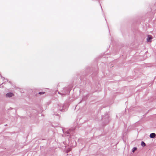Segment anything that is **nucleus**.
Here are the masks:
<instances>
[{"label":"nucleus","instance_id":"1","mask_svg":"<svg viewBox=\"0 0 156 156\" xmlns=\"http://www.w3.org/2000/svg\"><path fill=\"white\" fill-rule=\"evenodd\" d=\"M65 105H62V106L61 105H57V111L58 112H59V111H66L65 108Z\"/></svg>","mask_w":156,"mask_h":156},{"label":"nucleus","instance_id":"2","mask_svg":"<svg viewBox=\"0 0 156 156\" xmlns=\"http://www.w3.org/2000/svg\"><path fill=\"white\" fill-rule=\"evenodd\" d=\"M75 129L73 128L72 129H69V130H67L66 131H65L64 130H63V132L65 133V135L66 136H68L69 134L70 135L71 134V132L72 131L74 130Z\"/></svg>","mask_w":156,"mask_h":156},{"label":"nucleus","instance_id":"3","mask_svg":"<svg viewBox=\"0 0 156 156\" xmlns=\"http://www.w3.org/2000/svg\"><path fill=\"white\" fill-rule=\"evenodd\" d=\"M13 95V94L12 93L9 92L7 93L6 95V96L7 97L10 98Z\"/></svg>","mask_w":156,"mask_h":156},{"label":"nucleus","instance_id":"4","mask_svg":"<svg viewBox=\"0 0 156 156\" xmlns=\"http://www.w3.org/2000/svg\"><path fill=\"white\" fill-rule=\"evenodd\" d=\"M156 136V134L155 133H152L150 134V137L151 138H154Z\"/></svg>","mask_w":156,"mask_h":156},{"label":"nucleus","instance_id":"5","mask_svg":"<svg viewBox=\"0 0 156 156\" xmlns=\"http://www.w3.org/2000/svg\"><path fill=\"white\" fill-rule=\"evenodd\" d=\"M152 39L151 35H149L148 36V38H147V41L148 42H150L151 41V39Z\"/></svg>","mask_w":156,"mask_h":156},{"label":"nucleus","instance_id":"6","mask_svg":"<svg viewBox=\"0 0 156 156\" xmlns=\"http://www.w3.org/2000/svg\"><path fill=\"white\" fill-rule=\"evenodd\" d=\"M141 145L142 146L144 147L146 146V144L144 142L142 141L141 143Z\"/></svg>","mask_w":156,"mask_h":156},{"label":"nucleus","instance_id":"7","mask_svg":"<svg viewBox=\"0 0 156 156\" xmlns=\"http://www.w3.org/2000/svg\"><path fill=\"white\" fill-rule=\"evenodd\" d=\"M137 149V148L136 147H134L133 148V149H132V151H133V152H134Z\"/></svg>","mask_w":156,"mask_h":156},{"label":"nucleus","instance_id":"8","mask_svg":"<svg viewBox=\"0 0 156 156\" xmlns=\"http://www.w3.org/2000/svg\"><path fill=\"white\" fill-rule=\"evenodd\" d=\"M44 92H39V94H44Z\"/></svg>","mask_w":156,"mask_h":156},{"label":"nucleus","instance_id":"9","mask_svg":"<svg viewBox=\"0 0 156 156\" xmlns=\"http://www.w3.org/2000/svg\"><path fill=\"white\" fill-rule=\"evenodd\" d=\"M1 78L2 79V80H4V78H2V76H1Z\"/></svg>","mask_w":156,"mask_h":156},{"label":"nucleus","instance_id":"10","mask_svg":"<svg viewBox=\"0 0 156 156\" xmlns=\"http://www.w3.org/2000/svg\"><path fill=\"white\" fill-rule=\"evenodd\" d=\"M54 111H56V109H55V108L54 109Z\"/></svg>","mask_w":156,"mask_h":156},{"label":"nucleus","instance_id":"11","mask_svg":"<svg viewBox=\"0 0 156 156\" xmlns=\"http://www.w3.org/2000/svg\"><path fill=\"white\" fill-rule=\"evenodd\" d=\"M58 94H61V95H62V94L60 93H59V92H58Z\"/></svg>","mask_w":156,"mask_h":156}]
</instances>
